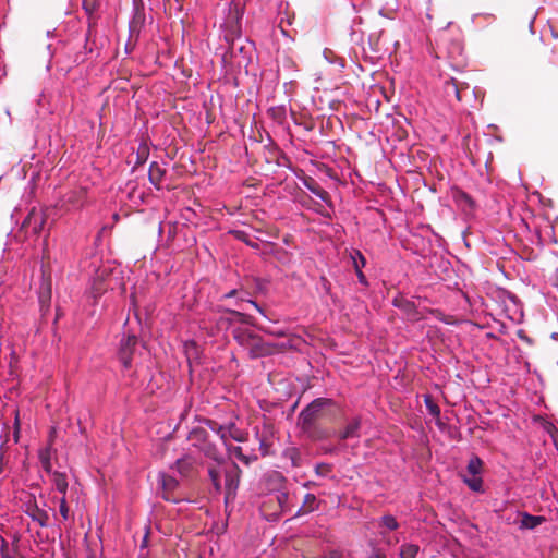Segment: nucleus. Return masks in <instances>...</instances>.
Masks as SVG:
<instances>
[{
  "label": "nucleus",
  "instance_id": "nucleus-1",
  "mask_svg": "<svg viewBox=\"0 0 558 558\" xmlns=\"http://www.w3.org/2000/svg\"><path fill=\"white\" fill-rule=\"evenodd\" d=\"M187 440L206 458L211 459L217 464H222L225 462L222 453L210 439L209 433L204 427L197 426L192 428L187 435Z\"/></svg>",
  "mask_w": 558,
  "mask_h": 558
},
{
  "label": "nucleus",
  "instance_id": "nucleus-2",
  "mask_svg": "<svg viewBox=\"0 0 558 558\" xmlns=\"http://www.w3.org/2000/svg\"><path fill=\"white\" fill-rule=\"evenodd\" d=\"M332 402L330 399L318 398L312 401L301 411L298 417V424L301 429H310L312 425L322 422L326 417L325 408Z\"/></svg>",
  "mask_w": 558,
  "mask_h": 558
},
{
  "label": "nucleus",
  "instance_id": "nucleus-3",
  "mask_svg": "<svg viewBox=\"0 0 558 558\" xmlns=\"http://www.w3.org/2000/svg\"><path fill=\"white\" fill-rule=\"evenodd\" d=\"M204 423L210 430L219 436L227 448H229V439H233L238 442H245L247 440L248 434L238 428L233 422L221 425L214 420L204 418Z\"/></svg>",
  "mask_w": 558,
  "mask_h": 558
},
{
  "label": "nucleus",
  "instance_id": "nucleus-4",
  "mask_svg": "<svg viewBox=\"0 0 558 558\" xmlns=\"http://www.w3.org/2000/svg\"><path fill=\"white\" fill-rule=\"evenodd\" d=\"M242 470L236 463H232L225 470V499L228 502L233 500L240 485Z\"/></svg>",
  "mask_w": 558,
  "mask_h": 558
},
{
  "label": "nucleus",
  "instance_id": "nucleus-5",
  "mask_svg": "<svg viewBox=\"0 0 558 558\" xmlns=\"http://www.w3.org/2000/svg\"><path fill=\"white\" fill-rule=\"evenodd\" d=\"M46 223V214L43 210L33 208L22 222V230L25 233H32L38 235Z\"/></svg>",
  "mask_w": 558,
  "mask_h": 558
},
{
  "label": "nucleus",
  "instance_id": "nucleus-6",
  "mask_svg": "<svg viewBox=\"0 0 558 558\" xmlns=\"http://www.w3.org/2000/svg\"><path fill=\"white\" fill-rule=\"evenodd\" d=\"M51 291H52L51 275L49 272L43 271L41 283H40V287L38 290V302H39V306H40V312H43V313H47L50 311Z\"/></svg>",
  "mask_w": 558,
  "mask_h": 558
},
{
  "label": "nucleus",
  "instance_id": "nucleus-7",
  "mask_svg": "<svg viewBox=\"0 0 558 558\" xmlns=\"http://www.w3.org/2000/svg\"><path fill=\"white\" fill-rule=\"evenodd\" d=\"M159 483L161 487V496L166 501L179 502L182 499L177 494L179 482L174 477L161 474L159 477Z\"/></svg>",
  "mask_w": 558,
  "mask_h": 558
},
{
  "label": "nucleus",
  "instance_id": "nucleus-8",
  "mask_svg": "<svg viewBox=\"0 0 558 558\" xmlns=\"http://www.w3.org/2000/svg\"><path fill=\"white\" fill-rule=\"evenodd\" d=\"M137 343V338L134 333H128L126 338L122 340L119 357L125 368L131 366L133 350Z\"/></svg>",
  "mask_w": 558,
  "mask_h": 558
},
{
  "label": "nucleus",
  "instance_id": "nucleus-9",
  "mask_svg": "<svg viewBox=\"0 0 558 558\" xmlns=\"http://www.w3.org/2000/svg\"><path fill=\"white\" fill-rule=\"evenodd\" d=\"M54 434H56V428H52L50 432L49 444L47 445V447L40 449L39 453H38V458L41 463V466L45 470V472H47V473H51V471H52L51 456H52V444H53Z\"/></svg>",
  "mask_w": 558,
  "mask_h": 558
},
{
  "label": "nucleus",
  "instance_id": "nucleus-10",
  "mask_svg": "<svg viewBox=\"0 0 558 558\" xmlns=\"http://www.w3.org/2000/svg\"><path fill=\"white\" fill-rule=\"evenodd\" d=\"M27 515L36 521L41 527H46L49 524V514L46 510L38 507L36 501L29 502L26 509Z\"/></svg>",
  "mask_w": 558,
  "mask_h": 558
},
{
  "label": "nucleus",
  "instance_id": "nucleus-11",
  "mask_svg": "<svg viewBox=\"0 0 558 558\" xmlns=\"http://www.w3.org/2000/svg\"><path fill=\"white\" fill-rule=\"evenodd\" d=\"M452 197L457 205L464 211H472L475 208V202L473 198L462 190L454 189L452 191Z\"/></svg>",
  "mask_w": 558,
  "mask_h": 558
},
{
  "label": "nucleus",
  "instance_id": "nucleus-12",
  "mask_svg": "<svg viewBox=\"0 0 558 558\" xmlns=\"http://www.w3.org/2000/svg\"><path fill=\"white\" fill-rule=\"evenodd\" d=\"M519 515H520V522H519L520 529L533 530L546 521L545 517L532 515L527 512H522Z\"/></svg>",
  "mask_w": 558,
  "mask_h": 558
},
{
  "label": "nucleus",
  "instance_id": "nucleus-13",
  "mask_svg": "<svg viewBox=\"0 0 558 558\" xmlns=\"http://www.w3.org/2000/svg\"><path fill=\"white\" fill-rule=\"evenodd\" d=\"M361 427V420L360 417L353 418L343 430L339 433V439L340 440H347L350 438H357L360 437L359 430Z\"/></svg>",
  "mask_w": 558,
  "mask_h": 558
},
{
  "label": "nucleus",
  "instance_id": "nucleus-14",
  "mask_svg": "<svg viewBox=\"0 0 558 558\" xmlns=\"http://www.w3.org/2000/svg\"><path fill=\"white\" fill-rule=\"evenodd\" d=\"M302 432L312 440H322L331 435L330 430L322 426V422L312 425L310 429H302Z\"/></svg>",
  "mask_w": 558,
  "mask_h": 558
},
{
  "label": "nucleus",
  "instance_id": "nucleus-15",
  "mask_svg": "<svg viewBox=\"0 0 558 558\" xmlns=\"http://www.w3.org/2000/svg\"><path fill=\"white\" fill-rule=\"evenodd\" d=\"M304 185L307 190H310L314 195L319 197L323 202H329V193L326 190H324L313 178L305 179Z\"/></svg>",
  "mask_w": 558,
  "mask_h": 558
},
{
  "label": "nucleus",
  "instance_id": "nucleus-16",
  "mask_svg": "<svg viewBox=\"0 0 558 558\" xmlns=\"http://www.w3.org/2000/svg\"><path fill=\"white\" fill-rule=\"evenodd\" d=\"M444 93L450 98L453 97L457 101H461L463 96H460V89L458 87V80L450 77L444 83Z\"/></svg>",
  "mask_w": 558,
  "mask_h": 558
},
{
  "label": "nucleus",
  "instance_id": "nucleus-17",
  "mask_svg": "<svg viewBox=\"0 0 558 558\" xmlns=\"http://www.w3.org/2000/svg\"><path fill=\"white\" fill-rule=\"evenodd\" d=\"M165 174V169H162L157 162H151L148 171V178L151 184L159 189V184L161 183Z\"/></svg>",
  "mask_w": 558,
  "mask_h": 558
},
{
  "label": "nucleus",
  "instance_id": "nucleus-18",
  "mask_svg": "<svg viewBox=\"0 0 558 558\" xmlns=\"http://www.w3.org/2000/svg\"><path fill=\"white\" fill-rule=\"evenodd\" d=\"M50 474L52 476V482H53L56 489L59 493H61L63 496H65L68 486H69L65 473L58 472V471H54V472L51 471Z\"/></svg>",
  "mask_w": 558,
  "mask_h": 558
},
{
  "label": "nucleus",
  "instance_id": "nucleus-19",
  "mask_svg": "<svg viewBox=\"0 0 558 558\" xmlns=\"http://www.w3.org/2000/svg\"><path fill=\"white\" fill-rule=\"evenodd\" d=\"M219 465H209L208 466V476H209V480L211 482V485L215 489L216 493H221L222 490V486H221V482H220V475H221V472L219 470Z\"/></svg>",
  "mask_w": 558,
  "mask_h": 558
},
{
  "label": "nucleus",
  "instance_id": "nucleus-20",
  "mask_svg": "<svg viewBox=\"0 0 558 558\" xmlns=\"http://www.w3.org/2000/svg\"><path fill=\"white\" fill-rule=\"evenodd\" d=\"M318 507V500L314 494H306L304 496L303 505L300 509L303 513H308L316 510Z\"/></svg>",
  "mask_w": 558,
  "mask_h": 558
},
{
  "label": "nucleus",
  "instance_id": "nucleus-21",
  "mask_svg": "<svg viewBox=\"0 0 558 558\" xmlns=\"http://www.w3.org/2000/svg\"><path fill=\"white\" fill-rule=\"evenodd\" d=\"M175 469L181 475L189 476L193 469V462L187 458L178 459L175 461Z\"/></svg>",
  "mask_w": 558,
  "mask_h": 558
},
{
  "label": "nucleus",
  "instance_id": "nucleus-22",
  "mask_svg": "<svg viewBox=\"0 0 558 558\" xmlns=\"http://www.w3.org/2000/svg\"><path fill=\"white\" fill-rule=\"evenodd\" d=\"M463 482L473 492L478 493L483 490V480L480 475H471V477L464 476Z\"/></svg>",
  "mask_w": 558,
  "mask_h": 558
},
{
  "label": "nucleus",
  "instance_id": "nucleus-23",
  "mask_svg": "<svg viewBox=\"0 0 558 558\" xmlns=\"http://www.w3.org/2000/svg\"><path fill=\"white\" fill-rule=\"evenodd\" d=\"M418 550H420L418 545L404 544L400 548V557L401 558H415Z\"/></svg>",
  "mask_w": 558,
  "mask_h": 558
},
{
  "label": "nucleus",
  "instance_id": "nucleus-24",
  "mask_svg": "<svg viewBox=\"0 0 558 558\" xmlns=\"http://www.w3.org/2000/svg\"><path fill=\"white\" fill-rule=\"evenodd\" d=\"M424 403L430 415H433L435 418L440 416V408L434 402L430 395L424 396Z\"/></svg>",
  "mask_w": 558,
  "mask_h": 558
},
{
  "label": "nucleus",
  "instance_id": "nucleus-25",
  "mask_svg": "<svg viewBox=\"0 0 558 558\" xmlns=\"http://www.w3.org/2000/svg\"><path fill=\"white\" fill-rule=\"evenodd\" d=\"M483 462L478 457L470 459L466 470L470 475H480L482 471Z\"/></svg>",
  "mask_w": 558,
  "mask_h": 558
},
{
  "label": "nucleus",
  "instance_id": "nucleus-26",
  "mask_svg": "<svg viewBox=\"0 0 558 558\" xmlns=\"http://www.w3.org/2000/svg\"><path fill=\"white\" fill-rule=\"evenodd\" d=\"M240 307H241V310H230L228 312V314H232V315L243 314L242 311H250L251 307H253L254 310H256L258 312H262V308L254 301H251V300H245V301L242 300Z\"/></svg>",
  "mask_w": 558,
  "mask_h": 558
},
{
  "label": "nucleus",
  "instance_id": "nucleus-27",
  "mask_svg": "<svg viewBox=\"0 0 558 558\" xmlns=\"http://www.w3.org/2000/svg\"><path fill=\"white\" fill-rule=\"evenodd\" d=\"M184 349L187 362L191 364L192 360H196L198 356L197 345L194 341H187L184 344Z\"/></svg>",
  "mask_w": 558,
  "mask_h": 558
},
{
  "label": "nucleus",
  "instance_id": "nucleus-28",
  "mask_svg": "<svg viewBox=\"0 0 558 558\" xmlns=\"http://www.w3.org/2000/svg\"><path fill=\"white\" fill-rule=\"evenodd\" d=\"M379 525L384 526L390 531H395L398 529L399 524L396 520V518L391 514H386L380 518Z\"/></svg>",
  "mask_w": 558,
  "mask_h": 558
},
{
  "label": "nucleus",
  "instance_id": "nucleus-29",
  "mask_svg": "<svg viewBox=\"0 0 558 558\" xmlns=\"http://www.w3.org/2000/svg\"><path fill=\"white\" fill-rule=\"evenodd\" d=\"M98 0H82V8L86 12V14L89 16V19L93 17L94 13L98 9Z\"/></svg>",
  "mask_w": 558,
  "mask_h": 558
},
{
  "label": "nucleus",
  "instance_id": "nucleus-30",
  "mask_svg": "<svg viewBox=\"0 0 558 558\" xmlns=\"http://www.w3.org/2000/svg\"><path fill=\"white\" fill-rule=\"evenodd\" d=\"M286 457L291 461L292 466L301 465V453L296 448H290L286 451Z\"/></svg>",
  "mask_w": 558,
  "mask_h": 558
},
{
  "label": "nucleus",
  "instance_id": "nucleus-31",
  "mask_svg": "<svg viewBox=\"0 0 558 558\" xmlns=\"http://www.w3.org/2000/svg\"><path fill=\"white\" fill-rule=\"evenodd\" d=\"M107 286L102 279H96L93 282L92 286V293L94 298H97L102 294L104 291H106Z\"/></svg>",
  "mask_w": 558,
  "mask_h": 558
},
{
  "label": "nucleus",
  "instance_id": "nucleus-32",
  "mask_svg": "<svg viewBox=\"0 0 558 558\" xmlns=\"http://www.w3.org/2000/svg\"><path fill=\"white\" fill-rule=\"evenodd\" d=\"M59 512H60V515L62 517L63 521L69 520V518H70V508L68 506L65 496H63L61 498V500H60Z\"/></svg>",
  "mask_w": 558,
  "mask_h": 558
},
{
  "label": "nucleus",
  "instance_id": "nucleus-33",
  "mask_svg": "<svg viewBox=\"0 0 558 558\" xmlns=\"http://www.w3.org/2000/svg\"><path fill=\"white\" fill-rule=\"evenodd\" d=\"M332 470L331 464L328 463H319L315 466V473L318 476H327Z\"/></svg>",
  "mask_w": 558,
  "mask_h": 558
},
{
  "label": "nucleus",
  "instance_id": "nucleus-34",
  "mask_svg": "<svg viewBox=\"0 0 558 558\" xmlns=\"http://www.w3.org/2000/svg\"><path fill=\"white\" fill-rule=\"evenodd\" d=\"M82 196V193L81 192H70L68 195H66V198H65V204H71V205H81L80 203V198Z\"/></svg>",
  "mask_w": 558,
  "mask_h": 558
},
{
  "label": "nucleus",
  "instance_id": "nucleus-35",
  "mask_svg": "<svg viewBox=\"0 0 558 558\" xmlns=\"http://www.w3.org/2000/svg\"><path fill=\"white\" fill-rule=\"evenodd\" d=\"M232 453L239 459L241 460L242 462H244L245 464H248L250 463V458L246 457L245 454H243L242 452V448L241 447H233L232 449Z\"/></svg>",
  "mask_w": 558,
  "mask_h": 558
},
{
  "label": "nucleus",
  "instance_id": "nucleus-36",
  "mask_svg": "<svg viewBox=\"0 0 558 558\" xmlns=\"http://www.w3.org/2000/svg\"><path fill=\"white\" fill-rule=\"evenodd\" d=\"M353 256L356 257V262L360 265V269H362L366 264L365 257L362 255V253L360 251L353 252V254L351 255L352 260H353Z\"/></svg>",
  "mask_w": 558,
  "mask_h": 558
},
{
  "label": "nucleus",
  "instance_id": "nucleus-37",
  "mask_svg": "<svg viewBox=\"0 0 558 558\" xmlns=\"http://www.w3.org/2000/svg\"><path fill=\"white\" fill-rule=\"evenodd\" d=\"M509 300H510V302L514 305V308H512V312H513L514 314H517V313H519V314H523V310H522L521 305H519V304L517 303V298H515L514 295H510V296H509ZM507 311H511V308L507 307Z\"/></svg>",
  "mask_w": 558,
  "mask_h": 558
},
{
  "label": "nucleus",
  "instance_id": "nucleus-38",
  "mask_svg": "<svg viewBox=\"0 0 558 558\" xmlns=\"http://www.w3.org/2000/svg\"><path fill=\"white\" fill-rule=\"evenodd\" d=\"M353 266L356 270L360 282H365V276L363 275L362 270L360 269V265L357 264L355 256H353Z\"/></svg>",
  "mask_w": 558,
  "mask_h": 558
},
{
  "label": "nucleus",
  "instance_id": "nucleus-39",
  "mask_svg": "<svg viewBox=\"0 0 558 558\" xmlns=\"http://www.w3.org/2000/svg\"><path fill=\"white\" fill-rule=\"evenodd\" d=\"M260 329H263L265 332H268L270 335H275L277 337H281L284 335V331L281 330V329H268L267 327L265 326H258Z\"/></svg>",
  "mask_w": 558,
  "mask_h": 558
},
{
  "label": "nucleus",
  "instance_id": "nucleus-40",
  "mask_svg": "<svg viewBox=\"0 0 558 558\" xmlns=\"http://www.w3.org/2000/svg\"><path fill=\"white\" fill-rule=\"evenodd\" d=\"M441 320L448 325H454V324L460 323V320L457 318V316H451V315L441 316Z\"/></svg>",
  "mask_w": 558,
  "mask_h": 558
},
{
  "label": "nucleus",
  "instance_id": "nucleus-41",
  "mask_svg": "<svg viewBox=\"0 0 558 558\" xmlns=\"http://www.w3.org/2000/svg\"><path fill=\"white\" fill-rule=\"evenodd\" d=\"M458 87L460 89V96H463V94L470 89V85L466 82L458 81Z\"/></svg>",
  "mask_w": 558,
  "mask_h": 558
},
{
  "label": "nucleus",
  "instance_id": "nucleus-42",
  "mask_svg": "<svg viewBox=\"0 0 558 558\" xmlns=\"http://www.w3.org/2000/svg\"><path fill=\"white\" fill-rule=\"evenodd\" d=\"M518 336L526 342H531L530 338L525 335L524 330H518Z\"/></svg>",
  "mask_w": 558,
  "mask_h": 558
},
{
  "label": "nucleus",
  "instance_id": "nucleus-43",
  "mask_svg": "<svg viewBox=\"0 0 558 558\" xmlns=\"http://www.w3.org/2000/svg\"><path fill=\"white\" fill-rule=\"evenodd\" d=\"M494 323L498 326V330L504 333L505 332V325L500 322H498L495 317H493Z\"/></svg>",
  "mask_w": 558,
  "mask_h": 558
},
{
  "label": "nucleus",
  "instance_id": "nucleus-44",
  "mask_svg": "<svg viewBox=\"0 0 558 558\" xmlns=\"http://www.w3.org/2000/svg\"><path fill=\"white\" fill-rule=\"evenodd\" d=\"M253 318H254V317H253V316H251V315L243 316L242 322H243V323H245V324L254 325V323H253Z\"/></svg>",
  "mask_w": 558,
  "mask_h": 558
},
{
  "label": "nucleus",
  "instance_id": "nucleus-45",
  "mask_svg": "<svg viewBox=\"0 0 558 558\" xmlns=\"http://www.w3.org/2000/svg\"><path fill=\"white\" fill-rule=\"evenodd\" d=\"M369 558H386V556L380 551H374Z\"/></svg>",
  "mask_w": 558,
  "mask_h": 558
},
{
  "label": "nucleus",
  "instance_id": "nucleus-46",
  "mask_svg": "<svg viewBox=\"0 0 558 558\" xmlns=\"http://www.w3.org/2000/svg\"><path fill=\"white\" fill-rule=\"evenodd\" d=\"M235 293H236V291H235V290H232V291H230L228 294H226V296H227V298H229V296H231V295H234Z\"/></svg>",
  "mask_w": 558,
  "mask_h": 558
},
{
  "label": "nucleus",
  "instance_id": "nucleus-47",
  "mask_svg": "<svg viewBox=\"0 0 558 558\" xmlns=\"http://www.w3.org/2000/svg\"><path fill=\"white\" fill-rule=\"evenodd\" d=\"M134 319H135L138 324H142V320H141V316H140V315L134 316Z\"/></svg>",
  "mask_w": 558,
  "mask_h": 558
},
{
  "label": "nucleus",
  "instance_id": "nucleus-48",
  "mask_svg": "<svg viewBox=\"0 0 558 558\" xmlns=\"http://www.w3.org/2000/svg\"><path fill=\"white\" fill-rule=\"evenodd\" d=\"M471 323H472V324H474V325H476V326H478L480 328H483V327H484V326H483V325H481L478 322H471Z\"/></svg>",
  "mask_w": 558,
  "mask_h": 558
},
{
  "label": "nucleus",
  "instance_id": "nucleus-49",
  "mask_svg": "<svg viewBox=\"0 0 558 558\" xmlns=\"http://www.w3.org/2000/svg\"><path fill=\"white\" fill-rule=\"evenodd\" d=\"M129 323H130V317L128 316L125 322H124V326H126Z\"/></svg>",
  "mask_w": 558,
  "mask_h": 558
},
{
  "label": "nucleus",
  "instance_id": "nucleus-50",
  "mask_svg": "<svg viewBox=\"0 0 558 558\" xmlns=\"http://www.w3.org/2000/svg\"><path fill=\"white\" fill-rule=\"evenodd\" d=\"M260 446H262V448H266V445H264L263 441L260 442Z\"/></svg>",
  "mask_w": 558,
  "mask_h": 558
},
{
  "label": "nucleus",
  "instance_id": "nucleus-51",
  "mask_svg": "<svg viewBox=\"0 0 558 558\" xmlns=\"http://www.w3.org/2000/svg\"><path fill=\"white\" fill-rule=\"evenodd\" d=\"M260 446H262V448H266V445H264L263 441L260 442Z\"/></svg>",
  "mask_w": 558,
  "mask_h": 558
}]
</instances>
